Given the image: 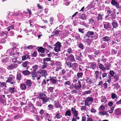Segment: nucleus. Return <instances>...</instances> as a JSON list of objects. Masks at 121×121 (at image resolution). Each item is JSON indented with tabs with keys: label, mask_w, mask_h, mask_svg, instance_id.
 Returning a JSON list of instances; mask_svg holds the SVG:
<instances>
[{
	"label": "nucleus",
	"mask_w": 121,
	"mask_h": 121,
	"mask_svg": "<svg viewBox=\"0 0 121 121\" xmlns=\"http://www.w3.org/2000/svg\"><path fill=\"white\" fill-rule=\"evenodd\" d=\"M39 77L37 78L38 81L37 82L39 84L41 82V79L43 77L46 78V76L47 75V72L45 70L41 69L40 70V72H39Z\"/></svg>",
	"instance_id": "nucleus-1"
},
{
	"label": "nucleus",
	"mask_w": 121,
	"mask_h": 121,
	"mask_svg": "<svg viewBox=\"0 0 121 121\" xmlns=\"http://www.w3.org/2000/svg\"><path fill=\"white\" fill-rule=\"evenodd\" d=\"M98 35L96 32L94 33L93 31H89L87 32L86 34V36L88 37V38H91L92 39H96L98 38Z\"/></svg>",
	"instance_id": "nucleus-2"
},
{
	"label": "nucleus",
	"mask_w": 121,
	"mask_h": 121,
	"mask_svg": "<svg viewBox=\"0 0 121 121\" xmlns=\"http://www.w3.org/2000/svg\"><path fill=\"white\" fill-rule=\"evenodd\" d=\"M43 62L48 65H50L52 66L54 65V61L53 60H51L50 57H46L43 58Z\"/></svg>",
	"instance_id": "nucleus-3"
},
{
	"label": "nucleus",
	"mask_w": 121,
	"mask_h": 121,
	"mask_svg": "<svg viewBox=\"0 0 121 121\" xmlns=\"http://www.w3.org/2000/svg\"><path fill=\"white\" fill-rule=\"evenodd\" d=\"M57 28V27L56 29L54 30L52 33V35H51V37H55L56 36L60 35H61L62 32L61 31L59 30H56Z\"/></svg>",
	"instance_id": "nucleus-4"
},
{
	"label": "nucleus",
	"mask_w": 121,
	"mask_h": 121,
	"mask_svg": "<svg viewBox=\"0 0 121 121\" xmlns=\"http://www.w3.org/2000/svg\"><path fill=\"white\" fill-rule=\"evenodd\" d=\"M93 101V98L92 97H88L85 101V105L89 106L90 105Z\"/></svg>",
	"instance_id": "nucleus-5"
},
{
	"label": "nucleus",
	"mask_w": 121,
	"mask_h": 121,
	"mask_svg": "<svg viewBox=\"0 0 121 121\" xmlns=\"http://www.w3.org/2000/svg\"><path fill=\"white\" fill-rule=\"evenodd\" d=\"M39 71H33L30 72V74L32 75V77H33L32 79L33 80H36L38 81L37 78L39 77V75H38Z\"/></svg>",
	"instance_id": "nucleus-6"
},
{
	"label": "nucleus",
	"mask_w": 121,
	"mask_h": 121,
	"mask_svg": "<svg viewBox=\"0 0 121 121\" xmlns=\"http://www.w3.org/2000/svg\"><path fill=\"white\" fill-rule=\"evenodd\" d=\"M54 46H55L54 49L56 52H58L60 51L61 45V43L57 41Z\"/></svg>",
	"instance_id": "nucleus-7"
},
{
	"label": "nucleus",
	"mask_w": 121,
	"mask_h": 121,
	"mask_svg": "<svg viewBox=\"0 0 121 121\" xmlns=\"http://www.w3.org/2000/svg\"><path fill=\"white\" fill-rule=\"evenodd\" d=\"M65 56H67V59L70 62H76V61L75 59L74 56L72 54L68 55V54H65Z\"/></svg>",
	"instance_id": "nucleus-8"
},
{
	"label": "nucleus",
	"mask_w": 121,
	"mask_h": 121,
	"mask_svg": "<svg viewBox=\"0 0 121 121\" xmlns=\"http://www.w3.org/2000/svg\"><path fill=\"white\" fill-rule=\"evenodd\" d=\"M75 54L76 59L79 61H81V58L82 56L81 52L79 51H76L75 52Z\"/></svg>",
	"instance_id": "nucleus-9"
},
{
	"label": "nucleus",
	"mask_w": 121,
	"mask_h": 121,
	"mask_svg": "<svg viewBox=\"0 0 121 121\" xmlns=\"http://www.w3.org/2000/svg\"><path fill=\"white\" fill-rule=\"evenodd\" d=\"M103 24L104 28L107 30L111 28L112 27L110 23L108 22H104Z\"/></svg>",
	"instance_id": "nucleus-10"
},
{
	"label": "nucleus",
	"mask_w": 121,
	"mask_h": 121,
	"mask_svg": "<svg viewBox=\"0 0 121 121\" xmlns=\"http://www.w3.org/2000/svg\"><path fill=\"white\" fill-rule=\"evenodd\" d=\"M20 25L21 23H20L14 22V24L13 25L14 28V30L20 31V32H21V29H20V31L19 29V27H20Z\"/></svg>",
	"instance_id": "nucleus-11"
},
{
	"label": "nucleus",
	"mask_w": 121,
	"mask_h": 121,
	"mask_svg": "<svg viewBox=\"0 0 121 121\" xmlns=\"http://www.w3.org/2000/svg\"><path fill=\"white\" fill-rule=\"evenodd\" d=\"M111 3V4L113 6L116 7L117 9L120 8L119 4L116 0H112Z\"/></svg>",
	"instance_id": "nucleus-12"
},
{
	"label": "nucleus",
	"mask_w": 121,
	"mask_h": 121,
	"mask_svg": "<svg viewBox=\"0 0 121 121\" xmlns=\"http://www.w3.org/2000/svg\"><path fill=\"white\" fill-rule=\"evenodd\" d=\"M17 64L13 63L10 65L8 66L7 67V69L10 70L16 68L17 67Z\"/></svg>",
	"instance_id": "nucleus-13"
},
{
	"label": "nucleus",
	"mask_w": 121,
	"mask_h": 121,
	"mask_svg": "<svg viewBox=\"0 0 121 121\" xmlns=\"http://www.w3.org/2000/svg\"><path fill=\"white\" fill-rule=\"evenodd\" d=\"M30 63L28 61H26L22 63V65L23 67L26 68L27 70L28 69L29 66H28V65H29Z\"/></svg>",
	"instance_id": "nucleus-14"
},
{
	"label": "nucleus",
	"mask_w": 121,
	"mask_h": 121,
	"mask_svg": "<svg viewBox=\"0 0 121 121\" xmlns=\"http://www.w3.org/2000/svg\"><path fill=\"white\" fill-rule=\"evenodd\" d=\"M71 110L73 114V117H76L78 116V112L76 111V109L72 107L71 108Z\"/></svg>",
	"instance_id": "nucleus-15"
},
{
	"label": "nucleus",
	"mask_w": 121,
	"mask_h": 121,
	"mask_svg": "<svg viewBox=\"0 0 121 121\" xmlns=\"http://www.w3.org/2000/svg\"><path fill=\"white\" fill-rule=\"evenodd\" d=\"M15 79V76L12 75H9L8 79L6 80V82H11L13 79Z\"/></svg>",
	"instance_id": "nucleus-16"
},
{
	"label": "nucleus",
	"mask_w": 121,
	"mask_h": 121,
	"mask_svg": "<svg viewBox=\"0 0 121 121\" xmlns=\"http://www.w3.org/2000/svg\"><path fill=\"white\" fill-rule=\"evenodd\" d=\"M95 4L96 3L94 2V0L91 1L88 6V8H94L95 6Z\"/></svg>",
	"instance_id": "nucleus-17"
},
{
	"label": "nucleus",
	"mask_w": 121,
	"mask_h": 121,
	"mask_svg": "<svg viewBox=\"0 0 121 121\" xmlns=\"http://www.w3.org/2000/svg\"><path fill=\"white\" fill-rule=\"evenodd\" d=\"M38 97L40 99H42L46 97V94L43 93H40L38 95Z\"/></svg>",
	"instance_id": "nucleus-18"
},
{
	"label": "nucleus",
	"mask_w": 121,
	"mask_h": 121,
	"mask_svg": "<svg viewBox=\"0 0 121 121\" xmlns=\"http://www.w3.org/2000/svg\"><path fill=\"white\" fill-rule=\"evenodd\" d=\"M98 65H99L98 66L99 68L102 69L104 72H105L106 71V68L104 64L103 65L99 63L98 64Z\"/></svg>",
	"instance_id": "nucleus-19"
},
{
	"label": "nucleus",
	"mask_w": 121,
	"mask_h": 121,
	"mask_svg": "<svg viewBox=\"0 0 121 121\" xmlns=\"http://www.w3.org/2000/svg\"><path fill=\"white\" fill-rule=\"evenodd\" d=\"M25 83L28 87H30L32 84V81L29 79H27Z\"/></svg>",
	"instance_id": "nucleus-20"
},
{
	"label": "nucleus",
	"mask_w": 121,
	"mask_h": 121,
	"mask_svg": "<svg viewBox=\"0 0 121 121\" xmlns=\"http://www.w3.org/2000/svg\"><path fill=\"white\" fill-rule=\"evenodd\" d=\"M22 78L21 73H18L17 74L16 76V79L17 80V82L19 83L20 81L21 80Z\"/></svg>",
	"instance_id": "nucleus-21"
},
{
	"label": "nucleus",
	"mask_w": 121,
	"mask_h": 121,
	"mask_svg": "<svg viewBox=\"0 0 121 121\" xmlns=\"http://www.w3.org/2000/svg\"><path fill=\"white\" fill-rule=\"evenodd\" d=\"M78 66V64L76 63H73L72 64L71 67L72 69L75 71L76 70V69Z\"/></svg>",
	"instance_id": "nucleus-22"
},
{
	"label": "nucleus",
	"mask_w": 121,
	"mask_h": 121,
	"mask_svg": "<svg viewBox=\"0 0 121 121\" xmlns=\"http://www.w3.org/2000/svg\"><path fill=\"white\" fill-rule=\"evenodd\" d=\"M54 105L56 108H59L61 110L63 108L60 105L59 102H56L54 104Z\"/></svg>",
	"instance_id": "nucleus-23"
},
{
	"label": "nucleus",
	"mask_w": 121,
	"mask_h": 121,
	"mask_svg": "<svg viewBox=\"0 0 121 121\" xmlns=\"http://www.w3.org/2000/svg\"><path fill=\"white\" fill-rule=\"evenodd\" d=\"M98 114L101 116L106 115L107 116H108L109 115L107 113V112L106 111H104L103 112L99 111L98 113Z\"/></svg>",
	"instance_id": "nucleus-24"
},
{
	"label": "nucleus",
	"mask_w": 121,
	"mask_h": 121,
	"mask_svg": "<svg viewBox=\"0 0 121 121\" xmlns=\"http://www.w3.org/2000/svg\"><path fill=\"white\" fill-rule=\"evenodd\" d=\"M22 61H24L27 59H30V58L29 55L26 54L23 56L22 57Z\"/></svg>",
	"instance_id": "nucleus-25"
},
{
	"label": "nucleus",
	"mask_w": 121,
	"mask_h": 121,
	"mask_svg": "<svg viewBox=\"0 0 121 121\" xmlns=\"http://www.w3.org/2000/svg\"><path fill=\"white\" fill-rule=\"evenodd\" d=\"M81 13H79V18L82 20H84L86 19V15L84 14H83L81 15L80 14Z\"/></svg>",
	"instance_id": "nucleus-26"
},
{
	"label": "nucleus",
	"mask_w": 121,
	"mask_h": 121,
	"mask_svg": "<svg viewBox=\"0 0 121 121\" xmlns=\"http://www.w3.org/2000/svg\"><path fill=\"white\" fill-rule=\"evenodd\" d=\"M115 114L116 115H119L121 114V111L119 108L116 109L115 111Z\"/></svg>",
	"instance_id": "nucleus-27"
},
{
	"label": "nucleus",
	"mask_w": 121,
	"mask_h": 121,
	"mask_svg": "<svg viewBox=\"0 0 121 121\" xmlns=\"http://www.w3.org/2000/svg\"><path fill=\"white\" fill-rule=\"evenodd\" d=\"M26 85L24 83H22L20 85V88L22 90H24L26 89L27 87Z\"/></svg>",
	"instance_id": "nucleus-28"
},
{
	"label": "nucleus",
	"mask_w": 121,
	"mask_h": 121,
	"mask_svg": "<svg viewBox=\"0 0 121 121\" xmlns=\"http://www.w3.org/2000/svg\"><path fill=\"white\" fill-rule=\"evenodd\" d=\"M50 81L53 84H55L57 80L53 78V77H52L51 76L50 77Z\"/></svg>",
	"instance_id": "nucleus-29"
},
{
	"label": "nucleus",
	"mask_w": 121,
	"mask_h": 121,
	"mask_svg": "<svg viewBox=\"0 0 121 121\" xmlns=\"http://www.w3.org/2000/svg\"><path fill=\"white\" fill-rule=\"evenodd\" d=\"M15 90V88L10 87L9 88L8 91L10 93H13L14 92Z\"/></svg>",
	"instance_id": "nucleus-30"
},
{
	"label": "nucleus",
	"mask_w": 121,
	"mask_h": 121,
	"mask_svg": "<svg viewBox=\"0 0 121 121\" xmlns=\"http://www.w3.org/2000/svg\"><path fill=\"white\" fill-rule=\"evenodd\" d=\"M98 16L96 18L97 19V21H101L102 19V15L100 14H98Z\"/></svg>",
	"instance_id": "nucleus-31"
},
{
	"label": "nucleus",
	"mask_w": 121,
	"mask_h": 121,
	"mask_svg": "<svg viewBox=\"0 0 121 121\" xmlns=\"http://www.w3.org/2000/svg\"><path fill=\"white\" fill-rule=\"evenodd\" d=\"M102 39L104 41L108 42L110 40V38L107 36H106L103 38Z\"/></svg>",
	"instance_id": "nucleus-32"
},
{
	"label": "nucleus",
	"mask_w": 121,
	"mask_h": 121,
	"mask_svg": "<svg viewBox=\"0 0 121 121\" xmlns=\"http://www.w3.org/2000/svg\"><path fill=\"white\" fill-rule=\"evenodd\" d=\"M62 117V116L60 115L59 113H58L56 114L55 116L54 117V119H55L56 118L57 119H59Z\"/></svg>",
	"instance_id": "nucleus-33"
},
{
	"label": "nucleus",
	"mask_w": 121,
	"mask_h": 121,
	"mask_svg": "<svg viewBox=\"0 0 121 121\" xmlns=\"http://www.w3.org/2000/svg\"><path fill=\"white\" fill-rule=\"evenodd\" d=\"M54 87H49L48 88L47 91L48 93H52L53 92Z\"/></svg>",
	"instance_id": "nucleus-34"
},
{
	"label": "nucleus",
	"mask_w": 121,
	"mask_h": 121,
	"mask_svg": "<svg viewBox=\"0 0 121 121\" xmlns=\"http://www.w3.org/2000/svg\"><path fill=\"white\" fill-rule=\"evenodd\" d=\"M22 73L25 76L28 75L30 74V72L28 70H26L23 71L22 72Z\"/></svg>",
	"instance_id": "nucleus-35"
},
{
	"label": "nucleus",
	"mask_w": 121,
	"mask_h": 121,
	"mask_svg": "<svg viewBox=\"0 0 121 121\" xmlns=\"http://www.w3.org/2000/svg\"><path fill=\"white\" fill-rule=\"evenodd\" d=\"M27 107V109L29 110V111H31L32 109H33L34 107L33 106V104H31L29 105Z\"/></svg>",
	"instance_id": "nucleus-36"
},
{
	"label": "nucleus",
	"mask_w": 121,
	"mask_h": 121,
	"mask_svg": "<svg viewBox=\"0 0 121 121\" xmlns=\"http://www.w3.org/2000/svg\"><path fill=\"white\" fill-rule=\"evenodd\" d=\"M115 35L117 37H121V31H119L116 32Z\"/></svg>",
	"instance_id": "nucleus-37"
},
{
	"label": "nucleus",
	"mask_w": 121,
	"mask_h": 121,
	"mask_svg": "<svg viewBox=\"0 0 121 121\" xmlns=\"http://www.w3.org/2000/svg\"><path fill=\"white\" fill-rule=\"evenodd\" d=\"M34 46H33L31 45L28 46L27 47H24V49H28L31 50L33 49Z\"/></svg>",
	"instance_id": "nucleus-38"
},
{
	"label": "nucleus",
	"mask_w": 121,
	"mask_h": 121,
	"mask_svg": "<svg viewBox=\"0 0 121 121\" xmlns=\"http://www.w3.org/2000/svg\"><path fill=\"white\" fill-rule=\"evenodd\" d=\"M113 77L115 79L116 81H117L119 79V75L117 74H115Z\"/></svg>",
	"instance_id": "nucleus-39"
},
{
	"label": "nucleus",
	"mask_w": 121,
	"mask_h": 121,
	"mask_svg": "<svg viewBox=\"0 0 121 121\" xmlns=\"http://www.w3.org/2000/svg\"><path fill=\"white\" fill-rule=\"evenodd\" d=\"M112 26L113 28H116L118 26V25L117 23L115 22H113L112 23Z\"/></svg>",
	"instance_id": "nucleus-40"
},
{
	"label": "nucleus",
	"mask_w": 121,
	"mask_h": 121,
	"mask_svg": "<svg viewBox=\"0 0 121 121\" xmlns=\"http://www.w3.org/2000/svg\"><path fill=\"white\" fill-rule=\"evenodd\" d=\"M65 63L67 67L69 68H70L71 67V66L72 65L71 63L70 62H68L67 60H66Z\"/></svg>",
	"instance_id": "nucleus-41"
},
{
	"label": "nucleus",
	"mask_w": 121,
	"mask_h": 121,
	"mask_svg": "<svg viewBox=\"0 0 121 121\" xmlns=\"http://www.w3.org/2000/svg\"><path fill=\"white\" fill-rule=\"evenodd\" d=\"M65 116H71V113L70 110H67L65 112Z\"/></svg>",
	"instance_id": "nucleus-42"
},
{
	"label": "nucleus",
	"mask_w": 121,
	"mask_h": 121,
	"mask_svg": "<svg viewBox=\"0 0 121 121\" xmlns=\"http://www.w3.org/2000/svg\"><path fill=\"white\" fill-rule=\"evenodd\" d=\"M38 68L39 66L37 65H35L33 66L32 67L33 71H36V70L38 69Z\"/></svg>",
	"instance_id": "nucleus-43"
},
{
	"label": "nucleus",
	"mask_w": 121,
	"mask_h": 121,
	"mask_svg": "<svg viewBox=\"0 0 121 121\" xmlns=\"http://www.w3.org/2000/svg\"><path fill=\"white\" fill-rule=\"evenodd\" d=\"M104 65L106 68V69L107 70H109L110 69V67H111V64L109 63L108 64H105Z\"/></svg>",
	"instance_id": "nucleus-44"
},
{
	"label": "nucleus",
	"mask_w": 121,
	"mask_h": 121,
	"mask_svg": "<svg viewBox=\"0 0 121 121\" xmlns=\"http://www.w3.org/2000/svg\"><path fill=\"white\" fill-rule=\"evenodd\" d=\"M73 74V72L71 70H70L69 72L67 74V76L68 77H70Z\"/></svg>",
	"instance_id": "nucleus-45"
},
{
	"label": "nucleus",
	"mask_w": 121,
	"mask_h": 121,
	"mask_svg": "<svg viewBox=\"0 0 121 121\" xmlns=\"http://www.w3.org/2000/svg\"><path fill=\"white\" fill-rule=\"evenodd\" d=\"M75 36L76 39L77 40V41L78 40H79L80 39V35L79 34L76 33Z\"/></svg>",
	"instance_id": "nucleus-46"
},
{
	"label": "nucleus",
	"mask_w": 121,
	"mask_h": 121,
	"mask_svg": "<svg viewBox=\"0 0 121 121\" xmlns=\"http://www.w3.org/2000/svg\"><path fill=\"white\" fill-rule=\"evenodd\" d=\"M86 83H89V84H90L92 82V81L91 80V78L90 77H87L86 80Z\"/></svg>",
	"instance_id": "nucleus-47"
},
{
	"label": "nucleus",
	"mask_w": 121,
	"mask_h": 121,
	"mask_svg": "<svg viewBox=\"0 0 121 121\" xmlns=\"http://www.w3.org/2000/svg\"><path fill=\"white\" fill-rule=\"evenodd\" d=\"M43 65L41 66V69H44L46 68L47 66L48 65L45 64V63L43 62L42 63Z\"/></svg>",
	"instance_id": "nucleus-48"
},
{
	"label": "nucleus",
	"mask_w": 121,
	"mask_h": 121,
	"mask_svg": "<svg viewBox=\"0 0 121 121\" xmlns=\"http://www.w3.org/2000/svg\"><path fill=\"white\" fill-rule=\"evenodd\" d=\"M91 68H92L93 69H95L96 66V65L95 63H91Z\"/></svg>",
	"instance_id": "nucleus-49"
},
{
	"label": "nucleus",
	"mask_w": 121,
	"mask_h": 121,
	"mask_svg": "<svg viewBox=\"0 0 121 121\" xmlns=\"http://www.w3.org/2000/svg\"><path fill=\"white\" fill-rule=\"evenodd\" d=\"M19 53H16L14 52V51L12 50H11L10 53L9 54H10V56H12L13 55V56H15L16 54H18Z\"/></svg>",
	"instance_id": "nucleus-50"
},
{
	"label": "nucleus",
	"mask_w": 121,
	"mask_h": 121,
	"mask_svg": "<svg viewBox=\"0 0 121 121\" xmlns=\"http://www.w3.org/2000/svg\"><path fill=\"white\" fill-rule=\"evenodd\" d=\"M2 61L3 63L5 64L6 63L8 62V59L7 57H6L3 60H2Z\"/></svg>",
	"instance_id": "nucleus-51"
},
{
	"label": "nucleus",
	"mask_w": 121,
	"mask_h": 121,
	"mask_svg": "<svg viewBox=\"0 0 121 121\" xmlns=\"http://www.w3.org/2000/svg\"><path fill=\"white\" fill-rule=\"evenodd\" d=\"M38 51L40 52L43 53L44 52V49L42 47H40L39 49H38Z\"/></svg>",
	"instance_id": "nucleus-52"
},
{
	"label": "nucleus",
	"mask_w": 121,
	"mask_h": 121,
	"mask_svg": "<svg viewBox=\"0 0 121 121\" xmlns=\"http://www.w3.org/2000/svg\"><path fill=\"white\" fill-rule=\"evenodd\" d=\"M83 75V73H78L77 74V76L78 78L81 77Z\"/></svg>",
	"instance_id": "nucleus-53"
},
{
	"label": "nucleus",
	"mask_w": 121,
	"mask_h": 121,
	"mask_svg": "<svg viewBox=\"0 0 121 121\" xmlns=\"http://www.w3.org/2000/svg\"><path fill=\"white\" fill-rule=\"evenodd\" d=\"M0 35L2 36H4L3 37L5 38H6L7 37V35L3 32L1 33Z\"/></svg>",
	"instance_id": "nucleus-54"
},
{
	"label": "nucleus",
	"mask_w": 121,
	"mask_h": 121,
	"mask_svg": "<svg viewBox=\"0 0 121 121\" xmlns=\"http://www.w3.org/2000/svg\"><path fill=\"white\" fill-rule=\"evenodd\" d=\"M57 95V93H55L53 95L51 96V99H53L54 98L56 97Z\"/></svg>",
	"instance_id": "nucleus-55"
},
{
	"label": "nucleus",
	"mask_w": 121,
	"mask_h": 121,
	"mask_svg": "<svg viewBox=\"0 0 121 121\" xmlns=\"http://www.w3.org/2000/svg\"><path fill=\"white\" fill-rule=\"evenodd\" d=\"M17 57H16V56H13V58L12 59V62L14 63L16 62V60L17 59Z\"/></svg>",
	"instance_id": "nucleus-56"
},
{
	"label": "nucleus",
	"mask_w": 121,
	"mask_h": 121,
	"mask_svg": "<svg viewBox=\"0 0 121 121\" xmlns=\"http://www.w3.org/2000/svg\"><path fill=\"white\" fill-rule=\"evenodd\" d=\"M54 106L51 104L49 105L48 106V108L49 109L52 110L53 109Z\"/></svg>",
	"instance_id": "nucleus-57"
},
{
	"label": "nucleus",
	"mask_w": 121,
	"mask_h": 121,
	"mask_svg": "<svg viewBox=\"0 0 121 121\" xmlns=\"http://www.w3.org/2000/svg\"><path fill=\"white\" fill-rule=\"evenodd\" d=\"M7 29L8 31H9L11 30L14 29V28L13 25H12L11 26H10L9 27H8Z\"/></svg>",
	"instance_id": "nucleus-58"
},
{
	"label": "nucleus",
	"mask_w": 121,
	"mask_h": 121,
	"mask_svg": "<svg viewBox=\"0 0 121 121\" xmlns=\"http://www.w3.org/2000/svg\"><path fill=\"white\" fill-rule=\"evenodd\" d=\"M107 44L106 43H104L101 44V47L102 48H105L107 46Z\"/></svg>",
	"instance_id": "nucleus-59"
},
{
	"label": "nucleus",
	"mask_w": 121,
	"mask_h": 121,
	"mask_svg": "<svg viewBox=\"0 0 121 121\" xmlns=\"http://www.w3.org/2000/svg\"><path fill=\"white\" fill-rule=\"evenodd\" d=\"M115 12L114 13H111L110 15V17L112 19H115L116 17V15L115 14Z\"/></svg>",
	"instance_id": "nucleus-60"
},
{
	"label": "nucleus",
	"mask_w": 121,
	"mask_h": 121,
	"mask_svg": "<svg viewBox=\"0 0 121 121\" xmlns=\"http://www.w3.org/2000/svg\"><path fill=\"white\" fill-rule=\"evenodd\" d=\"M115 73L113 71V70H110L109 74L112 76L113 77L115 75Z\"/></svg>",
	"instance_id": "nucleus-61"
},
{
	"label": "nucleus",
	"mask_w": 121,
	"mask_h": 121,
	"mask_svg": "<svg viewBox=\"0 0 121 121\" xmlns=\"http://www.w3.org/2000/svg\"><path fill=\"white\" fill-rule=\"evenodd\" d=\"M112 76H111L110 75H109L108 76V79L107 82H108L109 83H110V82H111V79L112 78Z\"/></svg>",
	"instance_id": "nucleus-62"
},
{
	"label": "nucleus",
	"mask_w": 121,
	"mask_h": 121,
	"mask_svg": "<svg viewBox=\"0 0 121 121\" xmlns=\"http://www.w3.org/2000/svg\"><path fill=\"white\" fill-rule=\"evenodd\" d=\"M0 87H1L3 88L5 86V83L4 82H0Z\"/></svg>",
	"instance_id": "nucleus-63"
},
{
	"label": "nucleus",
	"mask_w": 121,
	"mask_h": 121,
	"mask_svg": "<svg viewBox=\"0 0 121 121\" xmlns=\"http://www.w3.org/2000/svg\"><path fill=\"white\" fill-rule=\"evenodd\" d=\"M72 50L71 48H69L67 49V52L69 54L72 53Z\"/></svg>",
	"instance_id": "nucleus-64"
}]
</instances>
